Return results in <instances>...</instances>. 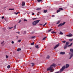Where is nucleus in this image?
Here are the masks:
<instances>
[{
  "label": "nucleus",
  "instance_id": "nucleus-1",
  "mask_svg": "<svg viewBox=\"0 0 73 73\" xmlns=\"http://www.w3.org/2000/svg\"><path fill=\"white\" fill-rule=\"evenodd\" d=\"M53 66H56V64H53L50 66V67L47 69V71L50 70V71L51 72H52L54 71V69H52L53 68Z\"/></svg>",
  "mask_w": 73,
  "mask_h": 73
},
{
  "label": "nucleus",
  "instance_id": "nucleus-2",
  "mask_svg": "<svg viewBox=\"0 0 73 73\" xmlns=\"http://www.w3.org/2000/svg\"><path fill=\"white\" fill-rule=\"evenodd\" d=\"M69 66V65L68 64H66V67L65 66H63L62 68L60 70V71L59 72L60 73H61V72H62L65 69V68H66V69H67V68H68V67Z\"/></svg>",
  "mask_w": 73,
  "mask_h": 73
},
{
  "label": "nucleus",
  "instance_id": "nucleus-3",
  "mask_svg": "<svg viewBox=\"0 0 73 73\" xmlns=\"http://www.w3.org/2000/svg\"><path fill=\"white\" fill-rule=\"evenodd\" d=\"M40 20H37L35 21L33 23V25H36V24H37L38 23L40 22Z\"/></svg>",
  "mask_w": 73,
  "mask_h": 73
},
{
  "label": "nucleus",
  "instance_id": "nucleus-4",
  "mask_svg": "<svg viewBox=\"0 0 73 73\" xmlns=\"http://www.w3.org/2000/svg\"><path fill=\"white\" fill-rule=\"evenodd\" d=\"M65 24V22H64L62 24L60 23L58 25V27H62V25H64V24Z\"/></svg>",
  "mask_w": 73,
  "mask_h": 73
},
{
  "label": "nucleus",
  "instance_id": "nucleus-5",
  "mask_svg": "<svg viewBox=\"0 0 73 73\" xmlns=\"http://www.w3.org/2000/svg\"><path fill=\"white\" fill-rule=\"evenodd\" d=\"M59 45H60V44L58 43V44H56L54 48V49H56V48H57L58 46H59Z\"/></svg>",
  "mask_w": 73,
  "mask_h": 73
},
{
  "label": "nucleus",
  "instance_id": "nucleus-6",
  "mask_svg": "<svg viewBox=\"0 0 73 73\" xmlns=\"http://www.w3.org/2000/svg\"><path fill=\"white\" fill-rule=\"evenodd\" d=\"M73 54H71L70 55V57L69 58V59H71L73 57Z\"/></svg>",
  "mask_w": 73,
  "mask_h": 73
},
{
  "label": "nucleus",
  "instance_id": "nucleus-7",
  "mask_svg": "<svg viewBox=\"0 0 73 73\" xmlns=\"http://www.w3.org/2000/svg\"><path fill=\"white\" fill-rule=\"evenodd\" d=\"M73 35H72V34H71L68 35H66V36H67L68 37H71V36H72Z\"/></svg>",
  "mask_w": 73,
  "mask_h": 73
},
{
  "label": "nucleus",
  "instance_id": "nucleus-8",
  "mask_svg": "<svg viewBox=\"0 0 73 73\" xmlns=\"http://www.w3.org/2000/svg\"><path fill=\"white\" fill-rule=\"evenodd\" d=\"M60 54H65V52H61L60 53Z\"/></svg>",
  "mask_w": 73,
  "mask_h": 73
},
{
  "label": "nucleus",
  "instance_id": "nucleus-9",
  "mask_svg": "<svg viewBox=\"0 0 73 73\" xmlns=\"http://www.w3.org/2000/svg\"><path fill=\"white\" fill-rule=\"evenodd\" d=\"M69 43H70L69 42H66V45H67V46H68V45H69Z\"/></svg>",
  "mask_w": 73,
  "mask_h": 73
},
{
  "label": "nucleus",
  "instance_id": "nucleus-10",
  "mask_svg": "<svg viewBox=\"0 0 73 73\" xmlns=\"http://www.w3.org/2000/svg\"><path fill=\"white\" fill-rule=\"evenodd\" d=\"M25 2H22V6L25 5Z\"/></svg>",
  "mask_w": 73,
  "mask_h": 73
},
{
  "label": "nucleus",
  "instance_id": "nucleus-11",
  "mask_svg": "<svg viewBox=\"0 0 73 73\" xmlns=\"http://www.w3.org/2000/svg\"><path fill=\"white\" fill-rule=\"evenodd\" d=\"M20 13V12H17V13H16V12H15L14 13L15 14V15H18V14Z\"/></svg>",
  "mask_w": 73,
  "mask_h": 73
},
{
  "label": "nucleus",
  "instance_id": "nucleus-12",
  "mask_svg": "<svg viewBox=\"0 0 73 73\" xmlns=\"http://www.w3.org/2000/svg\"><path fill=\"white\" fill-rule=\"evenodd\" d=\"M68 47V45L65 44L64 46V49H66Z\"/></svg>",
  "mask_w": 73,
  "mask_h": 73
},
{
  "label": "nucleus",
  "instance_id": "nucleus-13",
  "mask_svg": "<svg viewBox=\"0 0 73 73\" xmlns=\"http://www.w3.org/2000/svg\"><path fill=\"white\" fill-rule=\"evenodd\" d=\"M34 65H35V64H34V63H31V66H34Z\"/></svg>",
  "mask_w": 73,
  "mask_h": 73
},
{
  "label": "nucleus",
  "instance_id": "nucleus-14",
  "mask_svg": "<svg viewBox=\"0 0 73 73\" xmlns=\"http://www.w3.org/2000/svg\"><path fill=\"white\" fill-rule=\"evenodd\" d=\"M35 48H36V49L38 48V45H37L35 46Z\"/></svg>",
  "mask_w": 73,
  "mask_h": 73
},
{
  "label": "nucleus",
  "instance_id": "nucleus-15",
  "mask_svg": "<svg viewBox=\"0 0 73 73\" xmlns=\"http://www.w3.org/2000/svg\"><path fill=\"white\" fill-rule=\"evenodd\" d=\"M70 51L71 52H73V49L72 48H70Z\"/></svg>",
  "mask_w": 73,
  "mask_h": 73
},
{
  "label": "nucleus",
  "instance_id": "nucleus-16",
  "mask_svg": "<svg viewBox=\"0 0 73 73\" xmlns=\"http://www.w3.org/2000/svg\"><path fill=\"white\" fill-rule=\"evenodd\" d=\"M20 50H21V48H18L17 50V51H20Z\"/></svg>",
  "mask_w": 73,
  "mask_h": 73
},
{
  "label": "nucleus",
  "instance_id": "nucleus-17",
  "mask_svg": "<svg viewBox=\"0 0 73 73\" xmlns=\"http://www.w3.org/2000/svg\"><path fill=\"white\" fill-rule=\"evenodd\" d=\"M60 11H61V10H58L57 11V13H58V12H60Z\"/></svg>",
  "mask_w": 73,
  "mask_h": 73
},
{
  "label": "nucleus",
  "instance_id": "nucleus-18",
  "mask_svg": "<svg viewBox=\"0 0 73 73\" xmlns=\"http://www.w3.org/2000/svg\"><path fill=\"white\" fill-rule=\"evenodd\" d=\"M73 44V43H71L70 44V45H69L68 46V47H69V46H71L72 45V44Z\"/></svg>",
  "mask_w": 73,
  "mask_h": 73
},
{
  "label": "nucleus",
  "instance_id": "nucleus-19",
  "mask_svg": "<svg viewBox=\"0 0 73 73\" xmlns=\"http://www.w3.org/2000/svg\"><path fill=\"white\" fill-rule=\"evenodd\" d=\"M44 12L45 13H46V12H47V10H44Z\"/></svg>",
  "mask_w": 73,
  "mask_h": 73
},
{
  "label": "nucleus",
  "instance_id": "nucleus-20",
  "mask_svg": "<svg viewBox=\"0 0 73 73\" xmlns=\"http://www.w3.org/2000/svg\"><path fill=\"white\" fill-rule=\"evenodd\" d=\"M59 34L60 35H63V33H62V32L60 31Z\"/></svg>",
  "mask_w": 73,
  "mask_h": 73
},
{
  "label": "nucleus",
  "instance_id": "nucleus-21",
  "mask_svg": "<svg viewBox=\"0 0 73 73\" xmlns=\"http://www.w3.org/2000/svg\"><path fill=\"white\" fill-rule=\"evenodd\" d=\"M34 44H35V43L34 42H33L31 44V45H33Z\"/></svg>",
  "mask_w": 73,
  "mask_h": 73
},
{
  "label": "nucleus",
  "instance_id": "nucleus-22",
  "mask_svg": "<svg viewBox=\"0 0 73 73\" xmlns=\"http://www.w3.org/2000/svg\"><path fill=\"white\" fill-rule=\"evenodd\" d=\"M7 68H8V69H9V68H10V65H8L7 66Z\"/></svg>",
  "mask_w": 73,
  "mask_h": 73
},
{
  "label": "nucleus",
  "instance_id": "nucleus-23",
  "mask_svg": "<svg viewBox=\"0 0 73 73\" xmlns=\"http://www.w3.org/2000/svg\"><path fill=\"white\" fill-rule=\"evenodd\" d=\"M59 10H60L61 11H62V10H63V9L62 8H59Z\"/></svg>",
  "mask_w": 73,
  "mask_h": 73
},
{
  "label": "nucleus",
  "instance_id": "nucleus-24",
  "mask_svg": "<svg viewBox=\"0 0 73 73\" xmlns=\"http://www.w3.org/2000/svg\"><path fill=\"white\" fill-rule=\"evenodd\" d=\"M52 29H50L48 31V33H49V32H50V31H52Z\"/></svg>",
  "mask_w": 73,
  "mask_h": 73
},
{
  "label": "nucleus",
  "instance_id": "nucleus-25",
  "mask_svg": "<svg viewBox=\"0 0 73 73\" xmlns=\"http://www.w3.org/2000/svg\"><path fill=\"white\" fill-rule=\"evenodd\" d=\"M36 10H38L39 11V10H41V9L40 8H37V9H36Z\"/></svg>",
  "mask_w": 73,
  "mask_h": 73
},
{
  "label": "nucleus",
  "instance_id": "nucleus-26",
  "mask_svg": "<svg viewBox=\"0 0 73 73\" xmlns=\"http://www.w3.org/2000/svg\"><path fill=\"white\" fill-rule=\"evenodd\" d=\"M37 1L38 2H40L42 1V0H37Z\"/></svg>",
  "mask_w": 73,
  "mask_h": 73
},
{
  "label": "nucleus",
  "instance_id": "nucleus-27",
  "mask_svg": "<svg viewBox=\"0 0 73 73\" xmlns=\"http://www.w3.org/2000/svg\"><path fill=\"white\" fill-rule=\"evenodd\" d=\"M60 23V21H58V22H57L56 23V24H58Z\"/></svg>",
  "mask_w": 73,
  "mask_h": 73
},
{
  "label": "nucleus",
  "instance_id": "nucleus-28",
  "mask_svg": "<svg viewBox=\"0 0 73 73\" xmlns=\"http://www.w3.org/2000/svg\"><path fill=\"white\" fill-rule=\"evenodd\" d=\"M47 24V23L46 22L44 25H43V26H45V25H46V24Z\"/></svg>",
  "mask_w": 73,
  "mask_h": 73
},
{
  "label": "nucleus",
  "instance_id": "nucleus-29",
  "mask_svg": "<svg viewBox=\"0 0 73 73\" xmlns=\"http://www.w3.org/2000/svg\"><path fill=\"white\" fill-rule=\"evenodd\" d=\"M46 38V36L44 38L42 39V40H45V38Z\"/></svg>",
  "mask_w": 73,
  "mask_h": 73
},
{
  "label": "nucleus",
  "instance_id": "nucleus-30",
  "mask_svg": "<svg viewBox=\"0 0 73 73\" xmlns=\"http://www.w3.org/2000/svg\"><path fill=\"white\" fill-rule=\"evenodd\" d=\"M70 41H72V40H73V39H70L69 40Z\"/></svg>",
  "mask_w": 73,
  "mask_h": 73
},
{
  "label": "nucleus",
  "instance_id": "nucleus-31",
  "mask_svg": "<svg viewBox=\"0 0 73 73\" xmlns=\"http://www.w3.org/2000/svg\"><path fill=\"white\" fill-rule=\"evenodd\" d=\"M36 38V36H32V38Z\"/></svg>",
  "mask_w": 73,
  "mask_h": 73
},
{
  "label": "nucleus",
  "instance_id": "nucleus-32",
  "mask_svg": "<svg viewBox=\"0 0 73 73\" xmlns=\"http://www.w3.org/2000/svg\"><path fill=\"white\" fill-rule=\"evenodd\" d=\"M23 34H24V35H25V34H26V31H24Z\"/></svg>",
  "mask_w": 73,
  "mask_h": 73
},
{
  "label": "nucleus",
  "instance_id": "nucleus-33",
  "mask_svg": "<svg viewBox=\"0 0 73 73\" xmlns=\"http://www.w3.org/2000/svg\"><path fill=\"white\" fill-rule=\"evenodd\" d=\"M62 42H63V43H65V42H66V41L64 40V41H62Z\"/></svg>",
  "mask_w": 73,
  "mask_h": 73
},
{
  "label": "nucleus",
  "instance_id": "nucleus-34",
  "mask_svg": "<svg viewBox=\"0 0 73 73\" xmlns=\"http://www.w3.org/2000/svg\"><path fill=\"white\" fill-rule=\"evenodd\" d=\"M9 29H12V28H13V27H9L8 28Z\"/></svg>",
  "mask_w": 73,
  "mask_h": 73
},
{
  "label": "nucleus",
  "instance_id": "nucleus-35",
  "mask_svg": "<svg viewBox=\"0 0 73 73\" xmlns=\"http://www.w3.org/2000/svg\"><path fill=\"white\" fill-rule=\"evenodd\" d=\"M9 10H11L12 11H13V10H14V9H9Z\"/></svg>",
  "mask_w": 73,
  "mask_h": 73
},
{
  "label": "nucleus",
  "instance_id": "nucleus-36",
  "mask_svg": "<svg viewBox=\"0 0 73 73\" xmlns=\"http://www.w3.org/2000/svg\"><path fill=\"white\" fill-rule=\"evenodd\" d=\"M27 19H24V21H27Z\"/></svg>",
  "mask_w": 73,
  "mask_h": 73
},
{
  "label": "nucleus",
  "instance_id": "nucleus-37",
  "mask_svg": "<svg viewBox=\"0 0 73 73\" xmlns=\"http://www.w3.org/2000/svg\"><path fill=\"white\" fill-rule=\"evenodd\" d=\"M16 25H15V26L14 27V29H16Z\"/></svg>",
  "mask_w": 73,
  "mask_h": 73
},
{
  "label": "nucleus",
  "instance_id": "nucleus-38",
  "mask_svg": "<svg viewBox=\"0 0 73 73\" xmlns=\"http://www.w3.org/2000/svg\"><path fill=\"white\" fill-rule=\"evenodd\" d=\"M49 57H50L49 56H47L46 58H48V59H49Z\"/></svg>",
  "mask_w": 73,
  "mask_h": 73
},
{
  "label": "nucleus",
  "instance_id": "nucleus-39",
  "mask_svg": "<svg viewBox=\"0 0 73 73\" xmlns=\"http://www.w3.org/2000/svg\"><path fill=\"white\" fill-rule=\"evenodd\" d=\"M21 40H19L18 41V42H21Z\"/></svg>",
  "mask_w": 73,
  "mask_h": 73
},
{
  "label": "nucleus",
  "instance_id": "nucleus-40",
  "mask_svg": "<svg viewBox=\"0 0 73 73\" xmlns=\"http://www.w3.org/2000/svg\"><path fill=\"white\" fill-rule=\"evenodd\" d=\"M9 57L8 56H7V55H6V58H8V57Z\"/></svg>",
  "mask_w": 73,
  "mask_h": 73
},
{
  "label": "nucleus",
  "instance_id": "nucleus-41",
  "mask_svg": "<svg viewBox=\"0 0 73 73\" xmlns=\"http://www.w3.org/2000/svg\"><path fill=\"white\" fill-rule=\"evenodd\" d=\"M52 33H55V32H54V31H52V32H51Z\"/></svg>",
  "mask_w": 73,
  "mask_h": 73
},
{
  "label": "nucleus",
  "instance_id": "nucleus-42",
  "mask_svg": "<svg viewBox=\"0 0 73 73\" xmlns=\"http://www.w3.org/2000/svg\"><path fill=\"white\" fill-rule=\"evenodd\" d=\"M32 15H35V13H32Z\"/></svg>",
  "mask_w": 73,
  "mask_h": 73
},
{
  "label": "nucleus",
  "instance_id": "nucleus-43",
  "mask_svg": "<svg viewBox=\"0 0 73 73\" xmlns=\"http://www.w3.org/2000/svg\"><path fill=\"white\" fill-rule=\"evenodd\" d=\"M21 20H20L19 22V23H21Z\"/></svg>",
  "mask_w": 73,
  "mask_h": 73
},
{
  "label": "nucleus",
  "instance_id": "nucleus-44",
  "mask_svg": "<svg viewBox=\"0 0 73 73\" xmlns=\"http://www.w3.org/2000/svg\"><path fill=\"white\" fill-rule=\"evenodd\" d=\"M17 33H18V34H20V33L19 32H17Z\"/></svg>",
  "mask_w": 73,
  "mask_h": 73
},
{
  "label": "nucleus",
  "instance_id": "nucleus-45",
  "mask_svg": "<svg viewBox=\"0 0 73 73\" xmlns=\"http://www.w3.org/2000/svg\"><path fill=\"white\" fill-rule=\"evenodd\" d=\"M4 16H3L2 17H1V19H4Z\"/></svg>",
  "mask_w": 73,
  "mask_h": 73
},
{
  "label": "nucleus",
  "instance_id": "nucleus-46",
  "mask_svg": "<svg viewBox=\"0 0 73 73\" xmlns=\"http://www.w3.org/2000/svg\"><path fill=\"white\" fill-rule=\"evenodd\" d=\"M11 43H12V44H14V42H13V41H12V42H11Z\"/></svg>",
  "mask_w": 73,
  "mask_h": 73
},
{
  "label": "nucleus",
  "instance_id": "nucleus-47",
  "mask_svg": "<svg viewBox=\"0 0 73 73\" xmlns=\"http://www.w3.org/2000/svg\"><path fill=\"white\" fill-rule=\"evenodd\" d=\"M3 43H4V41H3L1 43V44H3Z\"/></svg>",
  "mask_w": 73,
  "mask_h": 73
},
{
  "label": "nucleus",
  "instance_id": "nucleus-48",
  "mask_svg": "<svg viewBox=\"0 0 73 73\" xmlns=\"http://www.w3.org/2000/svg\"><path fill=\"white\" fill-rule=\"evenodd\" d=\"M54 15H52V17H54Z\"/></svg>",
  "mask_w": 73,
  "mask_h": 73
},
{
  "label": "nucleus",
  "instance_id": "nucleus-49",
  "mask_svg": "<svg viewBox=\"0 0 73 73\" xmlns=\"http://www.w3.org/2000/svg\"><path fill=\"white\" fill-rule=\"evenodd\" d=\"M36 19V18H33L32 19H33V20H35V19Z\"/></svg>",
  "mask_w": 73,
  "mask_h": 73
},
{
  "label": "nucleus",
  "instance_id": "nucleus-50",
  "mask_svg": "<svg viewBox=\"0 0 73 73\" xmlns=\"http://www.w3.org/2000/svg\"><path fill=\"white\" fill-rule=\"evenodd\" d=\"M37 16H39V15H40V14H37Z\"/></svg>",
  "mask_w": 73,
  "mask_h": 73
},
{
  "label": "nucleus",
  "instance_id": "nucleus-51",
  "mask_svg": "<svg viewBox=\"0 0 73 73\" xmlns=\"http://www.w3.org/2000/svg\"><path fill=\"white\" fill-rule=\"evenodd\" d=\"M38 13H41L40 12H38Z\"/></svg>",
  "mask_w": 73,
  "mask_h": 73
},
{
  "label": "nucleus",
  "instance_id": "nucleus-52",
  "mask_svg": "<svg viewBox=\"0 0 73 73\" xmlns=\"http://www.w3.org/2000/svg\"><path fill=\"white\" fill-rule=\"evenodd\" d=\"M69 54H71V53L70 52H69Z\"/></svg>",
  "mask_w": 73,
  "mask_h": 73
},
{
  "label": "nucleus",
  "instance_id": "nucleus-53",
  "mask_svg": "<svg viewBox=\"0 0 73 73\" xmlns=\"http://www.w3.org/2000/svg\"><path fill=\"white\" fill-rule=\"evenodd\" d=\"M17 38H18V36H17Z\"/></svg>",
  "mask_w": 73,
  "mask_h": 73
},
{
  "label": "nucleus",
  "instance_id": "nucleus-54",
  "mask_svg": "<svg viewBox=\"0 0 73 73\" xmlns=\"http://www.w3.org/2000/svg\"><path fill=\"white\" fill-rule=\"evenodd\" d=\"M17 71V70H16Z\"/></svg>",
  "mask_w": 73,
  "mask_h": 73
},
{
  "label": "nucleus",
  "instance_id": "nucleus-55",
  "mask_svg": "<svg viewBox=\"0 0 73 73\" xmlns=\"http://www.w3.org/2000/svg\"><path fill=\"white\" fill-rule=\"evenodd\" d=\"M40 25H42V24H40Z\"/></svg>",
  "mask_w": 73,
  "mask_h": 73
},
{
  "label": "nucleus",
  "instance_id": "nucleus-56",
  "mask_svg": "<svg viewBox=\"0 0 73 73\" xmlns=\"http://www.w3.org/2000/svg\"><path fill=\"white\" fill-rule=\"evenodd\" d=\"M30 49H31V48H30Z\"/></svg>",
  "mask_w": 73,
  "mask_h": 73
}]
</instances>
